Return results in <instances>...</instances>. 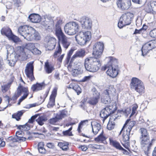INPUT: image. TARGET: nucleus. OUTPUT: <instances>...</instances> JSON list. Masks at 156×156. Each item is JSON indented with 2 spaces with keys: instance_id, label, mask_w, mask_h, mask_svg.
<instances>
[{
  "instance_id": "f257e3e1",
  "label": "nucleus",
  "mask_w": 156,
  "mask_h": 156,
  "mask_svg": "<svg viewBox=\"0 0 156 156\" xmlns=\"http://www.w3.org/2000/svg\"><path fill=\"white\" fill-rule=\"evenodd\" d=\"M140 131L141 133L140 138L141 147L145 154L148 155L151 149L152 141L154 139H152L150 140L148 133L146 129L141 128Z\"/></svg>"
},
{
  "instance_id": "f03ea898",
  "label": "nucleus",
  "mask_w": 156,
  "mask_h": 156,
  "mask_svg": "<svg viewBox=\"0 0 156 156\" xmlns=\"http://www.w3.org/2000/svg\"><path fill=\"white\" fill-rule=\"evenodd\" d=\"M110 60L108 63L104 66L102 67V69L106 71L107 74L112 78H115L118 73L117 59L113 57H109Z\"/></svg>"
},
{
  "instance_id": "7ed1b4c3",
  "label": "nucleus",
  "mask_w": 156,
  "mask_h": 156,
  "mask_svg": "<svg viewBox=\"0 0 156 156\" xmlns=\"http://www.w3.org/2000/svg\"><path fill=\"white\" fill-rule=\"evenodd\" d=\"M136 124L135 121H130V119H128L125 123L122 129L120 131V134L123 131L122 140L124 142H129V139L130 135L133 134V132L131 130Z\"/></svg>"
},
{
  "instance_id": "20e7f679",
  "label": "nucleus",
  "mask_w": 156,
  "mask_h": 156,
  "mask_svg": "<svg viewBox=\"0 0 156 156\" xmlns=\"http://www.w3.org/2000/svg\"><path fill=\"white\" fill-rule=\"evenodd\" d=\"M101 66L100 60L97 58L90 57L85 60L84 66L87 71L93 73L96 72L99 69Z\"/></svg>"
},
{
  "instance_id": "39448f33",
  "label": "nucleus",
  "mask_w": 156,
  "mask_h": 156,
  "mask_svg": "<svg viewBox=\"0 0 156 156\" xmlns=\"http://www.w3.org/2000/svg\"><path fill=\"white\" fill-rule=\"evenodd\" d=\"M34 28L27 25L21 26L18 28L19 33L24 38L28 41H32L31 33H34Z\"/></svg>"
},
{
  "instance_id": "423d86ee",
  "label": "nucleus",
  "mask_w": 156,
  "mask_h": 156,
  "mask_svg": "<svg viewBox=\"0 0 156 156\" xmlns=\"http://www.w3.org/2000/svg\"><path fill=\"white\" fill-rule=\"evenodd\" d=\"M133 17V14L131 12H127L124 13L120 17L118 25V27L121 28L124 26L129 25Z\"/></svg>"
},
{
  "instance_id": "0eeeda50",
  "label": "nucleus",
  "mask_w": 156,
  "mask_h": 156,
  "mask_svg": "<svg viewBox=\"0 0 156 156\" xmlns=\"http://www.w3.org/2000/svg\"><path fill=\"white\" fill-rule=\"evenodd\" d=\"M116 90L112 86H110L108 88L104 90L102 94L101 101L104 104H109L111 102L110 95H113L115 93Z\"/></svg>"
},
{
  "instance_id": "6e6552de",
  "label": "nucleus",
  "mask_w": 156,
  "mask_h": 156,
  "mask_svg": "<svg viewBox=\"0 0 156 156\" xmlns=\"http://www.w3.org/2000/svg\"><path fill=\"white\" fill-rule=\"evenodd\" d=\"M91 37V33L90 31L80 32L76 36L75 39L79 44L84 45L90 40Z\"/></svg>"
},
{
  "instance_id": "1a4fd4ad",
  "label": "nucleus",
  "mask_w": 156,
  "mask_h": 156,
  "mask_svg": "<svg viewBox=\"0 0 156 156\" xmlns=\"http://www.w3.org/2000/svg\"><path fill=\"white\" fill-rule=\"evenodd\" d=\"M130 85L132 89L140 94L144 92L145 87L143 83L137 78L133 77L132 79Z\"/></svg>"
},
{
  "instance_id": "9d476101",
  "label": "nucleus",
  "mask_w": 156,
  "mask_h": 156,
  "mask_svg": "<svg viewBox=\"0 0 156 156\" xmlns=\"http://www.w3.org/2000/svg\"><path fill=\"white\" fill-rule=\"evenodd\" d=\"M80 27L78 23L75 22H72L67 23L64 27L65 33L69 35H73L78 32Z\"/></svg>"
},
{
  "instance_id": "9b49d317",
  "label": "nucleus",
  "mask_w": 156,
  "mask_h": 156,
  "mask_svg": "<svg viewBox=\"0 0 156 156\" xmlns=\"http://www.w3.org/2000/svg\"><path fill=\"white\" fill-rule=\"evenodd\" d=\"M156 48V40H153L145 43L141 49L142 55H146L151 50Z\"/></svg>"
},
{
  "instance_id": "f8f14e48",
  "label": "nucleus",
  "mask_w": 156,
  "mask_h": 156,
  "mask_svg": "<svg viewBox=\"0 0 156 156\" xmlns=\"http://www.w3.org/2000/svg\"><path fill=\"white\" fill-rule=\"evenodd\" d=\"M104 44L102 42H97L94 45L92 53L94 56V58H98L101 57L104 50Z\"/></svg>"
},
{
  "instance_id": "ddd939ff",
  "label": "nucleus",
  "mask_w": 156,
  "mask_h": 156,
  "mask_svg": "<svg viewBox=\"0 0 156 156\" xmlns=\"http://www.w3.org/2000/svg\"><path fill=\"white\" fill-rule=\"evenodd\" d=\"M34 62H30L28 63L26 65L25 72L27 77L30 80V81H32L35 79L34 75Z\"/></svg>"
},
{
  "instance_id": "4468645a",
  "label": "nucleus",
  "mask_w": 156,
  "mask_h": 156,
  "mask_svg": "<svg viewBox=\"0 0 156 156\" xmlns=\"http://www.w3.org/2000/svg\"><path fill=\"white\" fill-rule=\"evenodd\" d=\"M114 109H112V106L109 105L102 109L100 112V115L103 119L102 121L104 122L105 120L111 114L114 112Z\"/></svg>"
},
{
  "instance_id": "2eb2a0df",
  "label": "nucleus",
  "mask_w": 156,
  "mask_h": 156,
  "mask_svg": "<svg viewBox=\"0 0 156 156\" xmlns=\"http://www.w3.org/2000/svg\"><path fill=\"white\" fill-rule=\"evenodd\" d=\"M28 88L27 87H24L20 84L17 89V92L15 94L12 98H9V97H8L7 100L8 103L9 102L10 100H16L18 97L21 95L22 93H25L28 91Z\"/></svg>"
},
{
  "instance_id": "dca6fc26",
  "label": "nucleus",
  "mask_w": 156,
  "mask_h": 156,
  "mask_svg": "<svg viewBox=\"0 0 156 156\" xmlns=\"http://www.w3.org/2000/svg\"><path fill=\"white\" fill-rule=\"evenodd\" d=\"M82 28L84 29L90 30L91 28L92 22L88 17L83 16L79 20Z\"/></svg>"
},
{
  "instance_id": "f3484780",
  "label": "nucleus",
  "mask_w": 156,
  "mask_h": 156,
  "mask_svg": "<svg viewBox=\"0 0 156 156\" xmlns=\"http://www.w3.org/2000/svg\"><path fill=\"white\" fill-rule=\"evenodd\" d=\"M131 0H118L116 4L118 8L122 10L129 9L131 5Z\"/></svg>"
},
{
  "instance_id": "a211bd4d",
  "label": "nucleus",
  "mask_w": 156,
  "mask_h": 156,
  "mask_svg": "<svg viewBox=\"0 0 156 156\" xmlns=\"http://www.w3.org/2000/svg\"><path fill=\"white\" fill-rule=\"evenodd\" d=\"M92 91L93 93V97L91 98L89 101V103L91 105H94L98 102L100 99V94L95 87H93L92 89Z\"/></svg>"
},
{
  "instance_id": "6ab92c4d",
  "label": "nucleus",
  "mask_w": 156,
  "mask_h": 156,
  "mask_svg": "<svg viewBox=\"0 0 156 156\" xmlns=\"http://www.w3.org/2000/svg\"><path fill=\"white\" fill-rule=\"evenodd\" d=\"M85 55V50L83 49H81L78 50L73 55L71 60L70 62L69 63L68 66V68L69 69L71 68V63H72L74 59L77 57H83Z\"/></svg>"
},
{
  "instance_id": "aec40b11",
  "label": "nucleus",
  "mask_w": 156,
  "mask_h": 156,
  "mask_svg": "<svg viewBox=\"0 0 156 156\" xmlns=\"http://www.w3.org/2000/svg\"><path fill=\"white\" fill-rule=\"evenodd\" d=\"M62 21L59 20L57 21L55 25V34L57 37L58 40L61 38L62 37L65 36L61 29L59 25L61 23Z\"/></svg>"
},
{
  "instance_id": "412c9836",
  "label": "nucleus",
  "mask_w": 156,
  "mask_h": 156,
  "mask_svg": "<svg viewBox=\"0 0 156 156\" xmlns=\"http://www.w3.org/2000/svg\"><path fill=\"white\" fill-rule=\"evenodd\" d=\"M58 40V45H59V44L60 45V44H61L62 45V46L66 49L68 48L70 44V42L69 41V38L66 36L62 37Z\"/></svg>"
},
{
  "instance_id": "4be33fe9",
  "label": "nucleus",
  "mask_w": 156,
  "mask_h": 156,
  "mask_svg": "<svg viewBox=\"0 0 156 156\" xmlns=\"http://www.w3.org/2000/svg\"><path fill=\"white\" fill-rule=\"evenodd\" d=\"M46 84L44 82L40 83H38L32 85L31 89L33 92H37L44 88Z\"/></svg>"
},
{
  "instance_id": "5701e85b",
  "label": "nucleus",
  "mask_w": 156,
  "mask_h": 156,
  "mask_svg": "<svg viewBox=\"0 0 156 156\" xmlns=\"http://www.w3.org/2000/svg\"><path fill=\"white\" fill-rule=\"evenodd\" d=\"M91 125L92 127V131L94 135H96L101 129V125L96 122H94L93 123H91Z\"/></svg>"
},
{
  "instance_id": "b1692460",
  "label": "nucleus",
  "mask_w": 156,
  "mask_h": 156,
  "mask_svg": "<svg viewBox=\"0 0 156 156\" xmlns=\"http://www.w3.org/2000/svg\"><path fill=\"white\" fill-rule=\"evenodd\" d=\"M28 18L31 22L34 23H38L40 22L41 20V16L36 14H31L29 16Z\"/></svg>"
},
{
  "instance_id": "393cba45",
  "label": "nucleus",
  "mask_w": 156,
  "mask_h": 156,
  "mask_svg": "<svg viewBox=\"0 0 156 156\" xmlns=\"http://www.w3.org/2000/svg\"><path fill=\"white\" fill-rule=\"evenodd\" d=\"M9 53H8V51L7 50L6 59L8 61H9V64L10 66H14L17 61L19 59V58L21 56V55L16 54L14 56V59L13 58L12 59L10 60L8 59V55Z\"/></svg>"
},
{
  "instance_id": "a878e982",
  "label": "nucleus",
  "mask_w": 156,
  "mask_h": 156,
  "mask_svg": "<svg viewBox=\"0 0 156 156\" xmlns=\"http://www.w3.org/2000/svg\"><path fill=\"white\" fill-rule=\"evenodd\" d=\"M44 69L45 71L47 73H50L55 69L54 65L49 64L47 61L45 63Z\"/></svg>"
},
{
  "instance_id": "bb28decb",
  "label": "nucleus",
  "mask_w": 156,
  "mask_h": 156,
  "mask_svg": "<svg viewBox=\"0 0 156 156\" xmlns=\"http://www.w3.org/2000/svg\"><path fill=\"white\" fill-rule=\"evenodd\" d=\"M1 32L2 35H5L8 38L12 34L11 29L8 27L3 28Z\"/></svg>"
},
{
  "instance_id": "cd10ccee",
  "label": "nucleus",
  "mask_w": 156,
  "mask_h": 156,
  "mask_svg": "<svg viewBox=\"0 0 156 156\" xmlns=\"http://www.w3.org/2000/svg\"><path fill=\"white\" fill-rule=\"evenodd\" d=\"M109 140L110 144L117 149L119 150L123 149V148L121 146L119 142L115 140H113L111 138H109Z\"/></svg>"
},
{
  "instance_id": "c85d7f7f",
  "label": "nucleus",
  "mask_w": 156,
  "mask_h": 156,
  "mask_svg": "<svg viewBox=\"0 0 156 156\" xmlns=\"http://www.w3.org/2000/svg\"><path fill=\"white\" fill-rule=\"evenodd\" d=\"M116 119H117L116 117L114 115L110 117L107 126V128L108 129L111 130L114 128L115 124L114 122H112V121H114Z\"/></svg>"
},
{
  "instance_id": "c756f323",
  "label": "nucleus",
  "mask_w": 156,
  "mask_h": 156,
  "mask_svg": "<svg viewBox=\"0 0 156 156\" xmlns=\"http://www.w3.org/2000/svg\"><path fill=\"white\" fill-rule=\"evenodd\" d=\"M69 88H72L77 93V95H79L81 93V89L79 85L75 83H72L69 85Z\"/></svg>"
},
{
  "instance_id": "7c9ffc66",
  "label": "nucleus",
  "mask_w": 156,
  "mask_h": 156,
  "mask_svg": "<svg viewBox=\"0 0 156 156\" xmlns=\"http://www.w3.org/2000/svg\"><path fill=\"white\" fill-rule=\"evenodd\" d=\"M68 69L69 71L72 72V74L74 76H76L82 73V71L80 68H78L77 69H73L72 68V65L71 68H69V69L68 68Z\"/></svg>"
},
{
  "instance_id": "2f4dec72",
  "label": "nucleus",
  "mask_w": 156,
  "mask_h": 156,
  "mask_svg": "<svg viewBox=\"0 0 156 156\" xmlns=\"http://www.w3.org/2000/svg\"><path fill=\"white\" fill-rule=\"evenodd\" d=\"M103 133L104 132L103 130H102V132L100 134L94 139V140L96 142L103 143L105 141L107 138L104 135Z\"/></svg>"
},
{
  "instance_id": "473e14b6",
  "label": "nucleus",
  "mask_w": 156,
  "mask_h": 156,
  "mask_svg": "<svg viewBox=\"0 0 156 156\" xmlns=\"http://www.w3.org/2000/svg\"><path fill=\"white\" fill-rule=\"evenodd\" d=\"M24 112L23 110L18 111L17 113H16L12 114V118L15 119L17 121H19L20 120L21 117L23 115Z\"/></svg>"
},
{
  "instance_id": "72a5a7b5",
  "label": "nucleus",
  "mask_w": 156,
  "mask_h": 156,
  "mask_svg": "<svg viewBox=\"0 0 156 156\" xmlns=\"http://www.w3.org/2000/svg\"><path fill=\"white\" fill-rule=\"evenodd\" d=\"M68 112L65 109L59 111V113L56 114V115L60 120L66 117Z\"/></svg>"
},
{
  "instance_id": "f704fd0d",
  "label": "nucleus",
  "mask_w": 156,
  "mask_h": 156,
  "mask_svg": "<svg viewBox=\"0 0 156 156\" xmlns=\"http://www.w3.org/2000/svg\"><path fill=\"white\" fill-rule=\"evenodd\" d=\"M69 144L68 142H59L58 144V146L62 150L67 151L69 149Z\"/></svg>"
},
{
  "instance_id": "c9c22d12",
  "label": "nucleus",
  "mask_w": 156,
  "mask_h": 156,
  "mask_svg": "<svg viewBox=\"0 0 156 156\" xmlns=\"http://www.w3.org/2000/svg\"><path fill=\"white\" fill-rule=\"evenodd\" d=\"M47 119L44 116H39L36 120L39 125L42 126L44 124Z\"/></svg>"
},
{
  "instance_id": "e433bc0d",
  "label": "nucleus",
  "mask_w": 156,
  "mask_h": 156,
  "mask_svg": "<svg viewBox=\"0 0 156 156\" xmlns=\"http://www.w3.org/2000/svg\"><path fill=\"white\" fill-rule=\"evenodd\" d=\"M41 24L45 27L49 24L50 22L47 16H44V17L41 19Z\"/></svg>"
},
{
  "instance_id": "4c0bfd02",
  "label": "nucleus",
  "mask_w": 156,
  "mask_h": 156,
  "mask_svg": "<svg viewBox=\"0 0 156 156\" xmlns=\"http://www.w3.org/2000/svg\"><path fill=\"white\" fill-rule=\"evenodd\" d=\"M31 37H32V40L33 39L39 40L41 39V37L39 34L36 32L35 30L34 33H31Z\"/></svg>"
},
{
  "instance_id": "58836bf2",
  "label": "nucleus",
  "mask_w": 156,
  "mask_h": 156,
  "mask_svg": "<svg viewBox=\"0 0 156 156\" xmlns=\"http://www.w3.org/2000/svg\"><path fill=\"white\" fill-rule=\"evenodd\" d=\"M74 50L73 49H71L67 54V55L65 61V62L66 64H68L69 62V61L70 58L71 56L73 54Z\"/></svg>"
},
{
  "instance_id": "ea45409f",
  "label": "nucleus",
  "mask_w": 156,
  "mask_h": 156,
  "mask_svg": "<svg viewBox=\"0 0 156 156\" xmlns=\"http://www.w3.org/2000/svg\"><path fill=\"white\" fill-rule=\"evenodd\" d=\"M59 119L56 115L55 117L49 119L48 121L50 124L52 125H55L56 122L59 121Z\"/></svg>"
},
{
  "instance_id": "a19ab883",
  "label": "nucleus",
  "mask_w": 156,
  "mask_h": 156,
  "mask_svg": "<svg viewBox=\"0 0 156 156\" xmlns=\"http://www.w3.org/2000/svg\"><path fill=\"white\" fill-rule=\"evenodd\" d=\"M145 10L148 13L153 12V9L151 6V4H145L144 6Z\"/></svg>"
},
{
  "instance_id": "79ce46f5",
  "label": "nucleus",
  "mask_w": 156,
  "mask_h": 156,
  "mask_svg": "<svg viewBox=\"0 0 156 156\" xmlns=\"http://www.w3.org/2000/svg\"><path fill=\"white\" fill-rule=\"evenodd\" d=\"M57 50L54 53L53 56L54 57L56 58L58 55H60L62 52V49L60 45L59 44L58 47L57 48Z\"/></svg>"
},
{
  "instance_id": "37998d69",
  "label": "nucleus",
  "mask_w": 156,
  "mask_h": 156,
  "mask_svg": "<svg viewBox=\"0 0 156 156\" xmlns=\"http://www.w3.org/2000/svg\"><path fill=\"white\" fill-rule=\"evenodd\" d=\"M55 99L54 98H50L49 101L47 105L48 108H51L55 105Z\"/></svg>"
},
{
  "instance_id": "c03bdc74",
  "label": "nucleus",
  "mask_w": 156,
  "mask_h": 156,
  "mask_svg": "<svg viewBox=\"0 0 156 156\" xmlns=\"http://www.w3.org/2000/svg\"><path fill=\"white\" fill-rule=\"evenodd\" d=\"M8 38L9 40H12L15 43L18 42L19 40V38L17 36L14 35L13 33L8 37Z\"/></svg>"
},
{
  "instance_id": "a18cd8bd",
  "label": "nucleus",
  "mask_w": 156,
  "mask_h": 156,
  "mask_svg": "<svg viewBox=\"0 0 156 156\" xmlns=\"http://www.w3.org/2000/svg\"><path fill=\"white\" fill-rule=\"evenodd\" d=\"M34 47L35 46L33 43H30L26 44L25 48L31 51Z\"/></svg>"
},
{
  "instance_id": "49530a36",
  "label": "nucleus",
  "mask_w": 156,
  "mask_h": 156,
  "mask_svg": "<svg viewBox=\"0 0 156 156\" xmlns=\"http://www.w3.org/2000/svg\"><path fill=\"white\" fill-rule=\"evenodd\" d=\"M29 94V92L28 90L26 93H24L23 95L19 99V102L17 103L18 105H20L21 102L27 98Z\"/></svg>"
},
{
  "instance_id": "de8ad7c7",
  "label": "nucleus",
  "mask_w": 156,
  "mask_h": 156,
  "mask_svg": "<svg viewBox=\"0 0 156 156\" xmlns=\"http://www.w3.org/2000/svg\"><path fill=\"white\" fill-rule=\"evenodd\" d=\"M149 34L151 37L156 38V29L151 30Z\"/></svg>"
},
{
  "instance_id": "09e8293b",
  "label": "nucleus",
  "mask_w": 156,
  "mask_h": 156,
  "mask_svg": "<svg viewBox=\"0 0 156 156\" xmlns=\"http://www.w3.org/2000/svg\"><path fill=\"white\" fill-rule=\"evenodd\" d=\"M32 53L34 55H40L41 52L40 51L37 49V48L34 47V48L31 51Z\"/></svg>"
},
{
  "instance_id": "8fccbe9b",
  "label": "nucleus",
  "mask_w": 156,
  "mask_h": 156,
  "mask_svg": "<svg viewBox=\"0 0 156 156\" xmlns=\"http://www.w3.org/2000/svg\"><path fill=\"white\" fill-rule=\"evenodd\" d=\"M151 4L152 8L153 9V12L156 13V2H152Z\"/></svg>"
},
{
  "instance_id": "3c124183",
  "label": "nucleus",
  "mask_w": 156,
  "mask_h": 156,
  "mask_svg": "<svg viewBox=\"0 0 156 156\" xmlns=\"http://www.w3.org/2000/svg\"><path fill=\"white\" fill-rule=\"evenodd\" d=\"M85 122H87V120H84L82 121H81L80 122L78 125V128L77 129V131L79 133H80L81 132V126L83 125V123Z\"/></svg>"
},
{
  "instance_id": "603ef678",
  "label": "nucleus",
  "mask_w": 156,
  "mask_h": 156,
  "mask_svg": "<svg viewBox=\"0 0 156 156\" xmlns=\"http://www.w3.org/2000/svg\"><path fill=\"white\" fill-rule=\"evenodd\" d=\"M2 90L3 92H6L8 90L9 88V85L6 84L2 86Z\"/></svg>"
},
{
  "instance_id": "864d4df0",
  "label": "nucleus",
  "mask_w": 156,
  "mask_h": 156,
  "mask_svg": "<svg viewBox=\"0 0 156 156\" xmlns=\"http://www.w3.org/2000/svg\"><path fill=\"white\" fill-rule=\"evenodd\" d=\"M37 115H35L32 116L30 119H29L28 122L30 123H33L34 122L35 119L37 117Z\"/></svg>"
},
{
  "instance_id": "5fc2aeb1",
  "label": "nucleus",
  "mask_w": 156,
  "mask_h": 156,
  "mask_svg": "<svg viewBox=\"0 0 156 156\" xmlns=\"http://www.w3.org/2000/svg\"><path fill=\"white\" fill-rule=\"evenodd\" d=\"M56 94L57 90L55 89L53 90L52 94L50 96V98L55 99V97L56 96Z\"/></svg>"
},
{
  "instance_id": "6e6d98bb",
  "label": "nucleus",
  "mask_w": 156,
  "mask_h": 156,
  "mask_svg": "<svg viewBox=\"0 0 156 156\" xmlns=\"http://www.w3.org/2000/svg\"><path fill=\"white\" fill-rule=\"evenodd\" d=\"M63 134L64 135L72 136L73 135L72 132H69L67 130L63 132Z\"/></svg>"
},
{
  "instance_id": "4d7b16f0",
  "label": "nucleus",
  "mask_w": 156,
  "mask_h": 156,
  "mask_svg": "<svg viewBox=\"0 0 156 156\" xmlns=\"http://www.w3.org/2000/svg\"><path fill=\"white\" fill-rule=\"evenodd\" d=\"M92 76H85L82 80V81L85 82L89 80L92 77Z\"/></svg>"
},
{
  "instance_id": "13d9d810",
  "label": "nucleus",
  "mask_w": 156,
  "mask_h": 156,
  "mask_svg": "<svg viewBox=\"0 0 156 156\" xmlns=\"http://www.w3.org/2000/svg\"><path fill=\"white\" fill-rule=\"evenodd\" d=\"M13 1L15 5L18 7L19 6V5L21 3L20 0H13Z\"/></svg>"
},
{
  "instance_id": "bf43d9fd",
  "label": "nucleus",
  "mask_w": 156,
  "mask_h": 156,
  "mask_svg": "<svg viewBox=\"0 0 156 156\" xmlns=\"http://www.w3.org/2000/svg\"><path fill=\"white\" fill-rule=\"evenodd\" d=\"M39 152L41 154H45L46 153V151L45 149L44 148H40V149H38Z\"/></svg>"
},
{
  "instance_id": "052dcab7",
  "label": "nucleus",
  "mask_w": 156,
  "mask_h": 156,
  "mask_svg": "<svg viewBox=\"0 0 156 156\" xmlns=\"http://www.w3.org/2000/svg\"><path fill=\"white\" fill-rule=\"evenodd\" d=\"M4 64L3 60L2 58L0 57V71L2 69V66Z\"/></svg>"
},
{
  "instance_id": "680f3d73",
  "label": "nucleus",
  "mask_w": 156,
  "mask_h": 156,
  "mask_svg": "<svg viewBox=\"0 0 156 156\" xmlns=\"http://www.w3.org/2000/svg\"><path fill=\"white\" fill-rule=\"evenodd\" d=\"M142 32V29H140L139 30H137V29H136L135 30V31L134 32L133 34H140Z\"/></svg>"
},
{
  "instance_id": "e2e57ef3",
  "label": "nucleus",
  "mask_w": 156,
  "mask_h": 156,
  "mask_svg": "<svg viewBox=\"0 0 156 156\" xmlns=\"http://www.w3.org/2000/svg\"><path fill=\"white\" fill-rule=\"evenodd\" d=\"M47 146L50 148H53L54 147V144L52 143H48L47 144Z\"/></svg>"
},
{
  "instance_id": "0e129e2a",
  "label": "nucleus",
  "mask_w": 156,
  "mask_h": 156,
  "mask_svg": "<svg viewBox=\"0 0 156 156\" xmlns=\"http://www.w3.org/2000/svg\"><path fill=\"white\" fill-rule=\"evenodd\" d=\"M48 94V91H46L45 92V94L44 95V96H43V97H42L41 96V99H42V98L43 99V101H42L43 102L44 101L45 98L47 97Z\"/></svg>"
},
{
  "instance_id": "69168bd1",
  "label": "nucleus",
  "mask_w": 156,
  "mask_h": 156,
  "mask_svg": "<svg viewBox=\"0 0 156 156\" xmlns=\"http://www.w3.org/2000/svg\"><path fill=\"white\" fill-rule=\"evenodd\" d=\"M133 2L135 3L141 4L142 3V0H132Z\"/></svg>"
},
{
  "instance_id": "338daca9",
  "label": "nucleus",
  "mask_w": 156,
  "mask_h": 156,
  "mask_svg": "<svg viewBox=\"0 0 156 156\" xmlns=\"http://www.w3.org/2000/svg\"><path fill=\"white\" fill-rule=\"evenodd\" d=\"M65 54H63L61 55L60 56H59L58 58V60L60 62H62V59L64 56Z\"/></svg>"
},
{
  "instance_id": "774afa93",
  "label": "nucleus",
  "mask_w": 156,
  "mask_h": 156,
  "mask_svg": "<svg viewBox=\"0 0 156 156\" xmlns=\"http://www.w3.org/2000/svg\"><path fill=\"white\" fill-rule=\"evenodd\" d=\"M59 73L57 72H56L54 75V77L57 80H59L60 78H59Z\"/></svg>"
}]
</instances>
